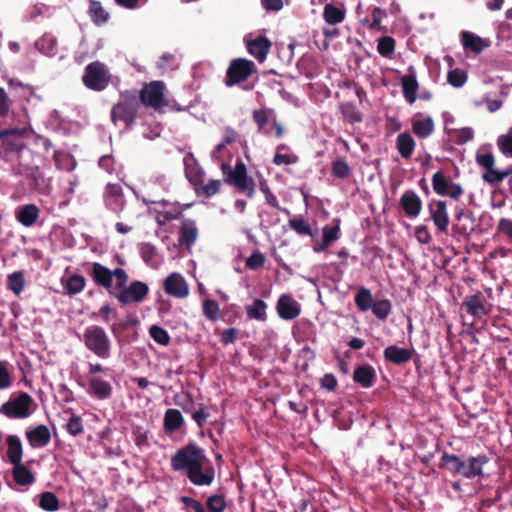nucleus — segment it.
Returning <instances> with one entry per match:
<instances>
[{
  "instance_id": "obj_1",
  "label": "nucleus",
  "mask_w": 512,
  "mask_h": 512,
  "mask_svg": "<svg viewBox=\"0 0 512 512\" xmlns=\"http://www.w3.org/2000/svg\"><path fill=\"white\" fill-rule=\"evenodd\" d=\"M208 461L204 450L194 442L178 449L171 458L174 471H185L189 481L196 486H210L215 478L213 466H205Z\"/></svg>"
},
{
  "instance_id": "obj_2",
  "label": "nucleus",
  "mask_w": 512,
  "mask_h": 512,
  "mask_svg": "<svg viewBox=\"0 0 512 512\" xmlns=\"http://www.w3.org/2000/svg\"><path fill=\"white\" fill-rule=\"evenodd\" d=\"M488 462L489 458L486 455L471 456L466 461L456 454L443 452L439 468L453 475H461L466 479H473L483 475V467Z\"/></svg>"
},
{
  "instance_id": "obj_3",
  "label": "nucleus",
  "mask_w": 512,
  "mask_h": 512,
  "mask_svg": "<svg viewBox=\"0 0 512 512\" xmlns=\"http://www.w3.org/2000/svg\"><path fill=\"white\" fill-rule=\"evenodd\" d=\"M27 134L25 128H10L0 130V157L7 162L19 161V167L16 169L17 174H22L25 168L20 163L22 154L27 150L23 141L24 135Z\"/></svg>"
},
{
  "instance_id": "obj_4",
  "label": "nucleus",
  "mask_w": 512,
  "mask_h": 512,
  "mask_svg": "<svg viewBox=\"0 0 512 512\" xmlns=\"http://www.w3.org/2000/svg\"><path fill=\"white\" fill-rule=\"evenodd\" d=\"M96 286L106 289L110 296L121 288L124 284H128L129 276L123 268H115L110 270L99 262H93L91 268L87 271Z\"/></svg>"
},
{
  "instance_id": "obj_5",
  "label": "nucleus",
  "mask_w": 512,
  "mask_h": 512,
  "mask_svg": "<svg viewBox=\"0 0 512 512\" xmlns=\"http://www.w3.org/2000/svg\"><path fill=\"white\" fill-rule=\"evenodd\" d=\"M138 91L126 90L120 92L118 102L111 109V119L114 123L122 121L126 128H131L138 115L140 108Z\"/></svg>"
},
{
  "instance_id": "obj_6",
  "label": "nucleus",
  "mask_w": 512,
  "mask_h": 512,
  "mask_svg": "<svg viewBox=\"0 0 512 512\" xmlns=\"http://www.w3.org/2000/svg\"><path fill=\"white\" fill-rule=\"evenodd\" d=\"M85 347L100 359H108L111 356V340L101 326L91 325L87 327L82 335Z\"/></svg>"
},
{
  "instance_id": "obj_7",
  "label": "nucleus",
  "mask_w": 512,
  "mask_h": 512,
  "mask_svg": "<svg viewBox=\"0 0 512 512\" xmlns=\"http://www.w3.org/2000/svg\"><path fill=\"white\" fill-rule=\"evenodd\" d=\"M165 84L162 81H151L144 84L143 88L138 92L140 104L145 107L161 111L168 106V101L164 95Z\"/></svg>"
},
{
  "instance_id": "obj_8",
  "label": "nucleus",
  "mask_w": 512,
  "mask_h": 512,
  "mask_svg": "<svg viewBox=\"0 0 512 512\" xmlns=\"http://www.w3.org/2000/svg\"><path fill=\"white\" fill-rule=\"evenodd\" d=\"M110 80L111 75L102 62L94 61L85 67L82 81L88 89L98 92L103 91L109 85Z\"/></svg>"
},
{
  "instance_id": "obj_9",
  "label": "nucleus",
  "mask_w": 512,
  "mask_h": 512,
  "mask_svg": "<svg viewBox=\"0 0 512 512\" xmlns=\"http://www.w3.org/2000/svg\"><path fill=\"white\" fill-rule=\"evenodd\" d=\"M225 182L234 186L238 192L245 194L248 198L254 197L256 183L252 177L247 175L246 165L242 161H238L234 169H230L226 173Z\"/></svg>"
},
{
  "instance_id": "obj_10",
  "label": "nucleus",
  "mask_w": 512,
  "mask_h": 512,
  "mask_svg": "<svg viewBox=\"0 0 512 512\" xmlns=\"http://www.w3.org/2000/svg\"><path fill=\"white\" fill-rule=\"evenodd\" d=\"M149 293V287L145 282L135 280L129 285L124 284L121 288H116L113 293L115 299L119 301L122 306H127L134 303H141L145 300Z\"/></svg>"
},
{
  "instance_id": "obj_11",
  "label": "nucleus",
  "mask_w": 512,
  "mask_h": 512,
  "mask_svg": "<svg viewBox=\"0 0 512 512\" xmlns=\"http://www.w3.org/2000/svg\"><path fill=\"white\" fill-rule=\"evenodd\" d=\"M33 398L26 392H21L15 398H10L0 407V413L10 419H23L31 414Z\"/></svg>"
},
{
  "instance_id": "obj_12",
  "label": "nucleus",
  "mask_w": 512,
  "mask_h": 512,
  "mask_svg": "<svg viewBox=\"0 0 512 512\" xmlns=\"http://www.w3.org/2000/svg\"><path fill=\"white\" fill-rule=\"evenodd\" d=\"M255 72L256 65L253 61L245 58L233 59L226 71L225 85L227 87H232L244 82Z\"/></svg>"
},
{
  "instance_id": "obj_13",
  "label": "nucleus",
  "mask_w": 512,
  "mask_h": 512,
  "mask_svg": "<svg viewBox=\"0 0 512 512\" xmlns=\"http://www.w3.org/2000/svg\"><path fill=\"white\" fill-rule=\"evenodd\" d=\"M432 186L436 194L440 196L447 195L454 200H458L464 192L460 184L454 183L450 178L446 177L442 171L433 174Z\"/></svg>"
},
{
  "instance_id": "obj_14",
  "label": "nucleus",
  "mask_w": 512,
  "mask_h": 512,
  "mask_svg": "<svg viewBox=\"0 0 512 512\" xmlns=\"http://www.w3.org/2000/svg\"><path fill=\"white\" fill-rule=\"evenodd\" d=\"M163 289L167 295L180 299L187 297L189 294V286L185 278L177 272L166 277Z\"/></svg>"
},
{
  "instance_id": "obj_15",
  "label": "nucleus",
  "mask_w": 512,
  "mask_h": 512,
  "mask_svg": "<svg viewBox=\"0 0 512 512\" xmlns=\"http://www.w3.org/2000/svg\"><path fill=\"white\" fill-rule=\"evenodd\" d=\"M431 219L434 225L442 233H447L449 225V215L447 205L444 200H431L428 204Z\"/></svg>"
},
{
  "instance_id": "obj_16",
  "label": "nucleus",
  "mask_w": 512,
  "mask_h": 512,
  "mask_svg": "<svg viewBox=\"0 0 512 512\" xmlns=\"http://www.w3.org/2000/svg\"><path fill=\"white\" fill-rule=\"evenodd\" d=\"M484 303L485 299L483 297V294L480 291H478L473 295L466 296L462 303V307L465 308L466 312L469 315L473 316L476 319L488 314L489 310L486 309Z\"/></svg>"
},
{
  "instance_id": "obj_17",
  "label": "nucleus",
  "mask_w": 512,
  "mask_h": 512,
  "mask_svg": "<svg viewBox=\"0 0 512 512\" xmlns=\"http://www.w3.org/2000/svg\"><path fill=\"white\" fill-rule=\"evenodd\" d=\"M277 313L284 320H293L300 315V305L290 296L282 295L277 302Z\"/></svg>"
},
{
  "instance_id": "obj_18",
  "label": "nucleus",
  "mask_w": 512,
  "mask_h": 512,
  "mask_svg": "<svg viewBox=\"0 0 512 512\" xmlns=\"http://www.w3.org/2000/svg\"><path fill=\"white\" fill-rule=\"evenodd\" d=\"M400 207L409 218L417 217L422 210V202L413 190L405 191L399 199Z\"/></svg>"
},
{
  "instance_id": "obj_19",
  "label": "nucleus",
  "mask_w": 512,
  "mask_h": 512,
  "mask_svg": "<svg viewBox=\"0 0 512 512\" xmlns=\"http://www.w3.org/2000/svg\"><path fill=\"white\" fill-rule=\"evenodd\" d=\"M184 163L185 175L188 181L193 185L196 194L200 195V186H202L203 184L204 171L196 163L195 159L192 156L185 157Z\"/></svg>"
},
{
  "instance_id": "obj_20",
  "label": "nucleus",
  "mask_w": 512,
  "mask_h": 512,
  "mask_svg": "<svg viewBox=\"0 0 512 512\" xmlns=\"http://www.w3.org/2000/svg\"><path fill=\"white\" fill-rule=\"evenodd\" d=\"M408 71L410 73L401 78V86L405 100L413 104L417 99L419 84L416 79L414 67L409 66Z\"/></svg>"
},
{
  "instance_id": "obj_21",
  "label": "nucleus",
  "mask_w": 512,
  "mask_h": 512,
  "mask_svg": "<svg viewBox=\"0 0 512 512\" xmlns=\"http://www.w3.org/2000/svg\"><path fill=\"white\" fill-rule=\"evenodd\" d=\"M40 215V209L35 204H25L17 207L15 211L16 220L25 227L33 226Z\"/></svg>"
},
{
  "instance_id": "obj_22",
  "label": "nucleus",
  "mask_w": 512,
  "mask_h": 512,
  "mask_svg": "<svg viewBox=\"0 0 512 512\" xmlns=\"http://www.w3.org/2000/svg\"><path fill=\"white\" fill-rule=\"evenodd\" d=\"M199 235L196 223L192 219H184L179 229V243L186 248H190L197 240Z\"/></svg>"
},
{
  "instance_id": "obj_23",
  "label": "nucleus",
  "mask_w": 512,
  "mask_h": 512,
  "mask_svg": "<svg viewBox=\"0 0 512 512\" xmlns=\"http://www.w3.org/2000/svg\"><path fill=\"white\" fill-rule=\"evenodd\" d=\"M272 43L265 36H258L247 42L248 52L259 62H263L271 49Z\"/></svg>"
},
{
  "instance_id": "obj_24",
  "label": "nucleus",
  "mask_w": 512,
  "mask_h": 512,
  "mask_svg": "<svg viewBox=\"0 0 512 512\" xmlns=\"http://www.w3.org/2000/svg\"><path fill=\"white\" fill-rule=\"evenodd\" d=\"M375 379L376 371L369 364L358 365L353 372V381L363 388L372 387Z\"/></svg>"
},
{
  "instance_id": "obj_25",
  "label": "nucleus",
  "mask_w": 512,
  "mask_h": 512,
  "mask_svg": "<svg viewBox=\"0 0 512 512\" xmlns=\"http://www.w3.org/2000/svg\"><path fill=\"white\" fill-rule=\"evenodd\" d=\"M26 437L32 447L40 448L49 444L51 440V433L47 426L41 424L27 431Z\"/></svg>"
},
{
  "instance_id": "obj_26",
  "label": "nucleus",
  "mask_w": 512,
  "mask_h": 512,
  "mask_svg": "<svg viewBox=\"0 0 512 512\" xmlns=\"http://www.w3.org/2000/svg\"><path fill=\"white\" fill-rule=\"evenodd\" d=\"M112 386L109 382L102 380L99 377L88 378L87 392L97 399H107L112 394Z\"/></svg>"
},
{
  "instance_id": "obj_27",
  "label": "nucleus",
  "mask_w": 512,
  "mask_h": 512,
  "mask_svg": "<svg viewBox=\"0 0 512 512\" xmlns=\"http://www.w3.org/2000/svg\"><path fill=\"white\" fill-rule=\"evenodd\" d=\"M460 37L464 49L470 50L475 54L481 53L489 46V43L485 39L469 31H462Z\"/></svg>"
},
{
  "instance_id": "obj_28",
  "label": "nucleus",
  "mask_w": 512,
  "mask_h": 512,
  "mask_svg": "<svg viewBox=\"0 0 512 512\" xmlns=\"http://www.w3.org/2000/svg\"><path fill=\"white\" fill-rule=\"evenodd\" d=\"M383 356L385 360L395 365H402L411 360L412 352L407 348L391 345L385 348Z\"/></svg>"
},
{
  "instance_id": "obj_29",
  "label": "nucleus",
  "mask_w": 512,
  "mask_h": 512,
  "mask_svg": "<svg viewBox=\"0 0 512 512\" xmlns=\"http://www.w3.org/2000/svg\"><path fill=\"white\" fill-rule=\"evenodd\" d=\"M184 425V418L178 409H167L164 414L163 428L165 433L171 434Z\"/></svg>"
},
{
  "instance_id": "obj_30",
  "label": "nucleus",
  "mask_w": 512,
  "mask_h": 512,
  "mask_svg": "<svg viewBox=\"0 0 512 512\" xmlns=\"http://www.w3.org/2000/svg\"><path fill=\"white\" fill-rule=\"evenodd\" d=\"M415 146L416 143L409 132H402L397 136L396 148L402 158L409 159Z\"/></svg>"
},
{
  "instance_id": "obj_31",
  "label": "nucleus",
  "mask_w": 512,
  "mask_h": 512,
  "mask_svg": "<svg viewBox=\"0 0 512 512\" xmlns=\"http://www.w3.org/2000/svg\"><path fill=\"white\" fill-rule=\"evenodd\" d=\"M7 458L12 465H16L22 462L23 448L22 443L18 436L9 435L7 437Z\"/></svg>"
},
{
  "instance_id": "obj_32",
  "label": "nucleus",
  "mask_w": 512,
  "mask_h": 512,
  "mask_svg": "<svg viewBox=\"0 0 512 512\" xmlns=\"http://www.w3.org/2000/svg\"><path fill=\"white\" fill-rule=\"evenodd\" d=\"M30 185L40 194L48 195L51 192V179L46 178L39 170L31 172L29 175Z\"/></svg>"
},
{
  "instance_id": "obj_33",
  "label": "nucleus",
  "mask_w": 512,
  "mask_h": 512,
  "mask_svg": "<svg viewBox=\"0 0 512 512\" xmlns=\"http://www.w3.org/2000/svg\"><path fill=\"white\" fill-rule=\"evenodd\" d=\"M456 223L452 226V231L454 235H463L467 236L473 231V227H468L465 223H462L463 220H469L473 222L472 214L470 212H465L464 209H459L455 215Z\"/></svg>"
},
{
  "instance_id": "obj_34",
  "label": "nucleus",
  "mask_w": 512,
  "mask_h": 512,
  "mask_svg": "<svg viewBox=\"0 0 512 512\" xmlns=\"http://www.w3.org/2000/svg\"><path fill=\"white\" fill-rule=\"evenodd\" d=\"M12 475L15 482L21 486L31 485L35 481L34 474L22 462L13 465Z\"/></svg>"
},
{
  "instance_id": "obj_35",
  "label": "nucleus",
  "mask_w": 512,
  "mask_h": 512,
  "mask_svg": "<svg viewBox=\"0 0 512 512\" xmlns=\"http://www.w3.org/2000/svg\"><path fill=\"white\" fill-rule=\"evenodd\" d=\"M267 304L262 299H255L251 305L246 306L249 319L265 322L267 320Z\"/></svg>"
},
{
  "instance_id": "obj_36",
  "label": "nucleus",
  "mask_w": 512,
  "mask_h": 512,
  "mask_svg": "<svg viewBox=\"0 0 512 512\" xmlns=\"http://www.w3.org/2000/svg\"><path fill=\"white\" fill-rule=\"evenodd\" d=\"M64 289L68 295H76L82 292L86 285V279L79 274L68 277L65 281L62 279Z\"/></svg>"
},
{
  "instance_id": "obj_37",
  "label": "nucleus",
  "mask_w": 512,
  "mask_h": 512,
  "mask_svg": "<svg viewBox=\"0 0 512 512\" xmlns=\"http://www.w3.org/2000/svg\"><path fill=\"white\" fill-rule=\"evenodd\" d=\"M412 131L419 138H427L434 131V122L431 117L412 122Z\"/></svg>"
},
{
  "instance_id": "obj_38",
  "label": "nucleus",
  "mask_w": 512,
  "mask_h": 512,
  "mask_svg": "<svg viewBox=\"0 0 512 512\" xmlns=\"http://www.w3.org/2000/svg\"><path fill=\"white\" fill-rule=\"evenodd\" d=\"M323 18L330 25L341 23L345 18V12L341 8L329 3L324 6Z\"/></svg>"
},
{
  "instance_id": "obj_39",
  "label": "nucleus",
  "mask_w": 512,
  "mask_h": 512,
  "mask_svg": "<svg viewBox=\"0 0 512 512\" xmlns=\"http://www.w3.org/2000/svg\"><path fill=\"white\" fill-rule=\"evenodd\" d=\"M510 175H512V166H508L504 170H497L493 167L492 169H487L486 172L482 174V179L491 185H495L501 183Z\"/></svg>"
},
{
  "instance_id": "obj_40",
  "label": "nucleus",
  "mask_w": 512,
  "mask_h": 512,
  "mask_svg": "<svg viewBox=\"0 0 512 512\" xmlns=\"http://www.w3.org/2000/svg\"><path fill=\"white\" fill-rule=\"evenodd\" d=\"M340 111L343 117L350 123H360L363 121V115L357 110L355 104L352 102H344L340 104Z\"/></svg>"
},
{
  "instance_id": "obj_41",
  "label": "nucleus",
  "mask_w": 512,
  "mask_h": 512,
  "mask_svg": "<svg viewBox=\"0 0 512 512\" xmlns=\"http://www.w3.org/2000/svg\"><path fill=\"white\" fill-rule=\"evenodd\" d=\"M355 304L360 311H368L373 306V297L368 288L361 287L355 295Z\"/></svg>"
},
{
  "instance_id": "obj_42",
  "label": "nucleus",
  "mask_w": 512,
  "mask_h": 512,
  "mask_svg": "<svg viewBox=\"0 0 512 512\" xmlns=\"http://www.w3.org/2000/svg\"><path fill=\"white\" fill-rule=\"evenodd\" d=\"M89 15L96 25L105 24L109 19V14L105 11L99 1L91 0Z\"/></svg>"
},
{
  "instance_id": "obj_43",
  "label": "nucleus",
  "mask_w": 512,
  "mask_h": 512,
  "mask_svg": "<svg viewBox=\"0 0 512 512\" xmlns=\"http://www.w3.org/2000/svg\"><path fill=\"white\" fill-rule=\"evenodd\" d=\"M25 286V278L21 271L13 272L7 277V287L16 295H19Z\"/></svg>"
},
{
  "instance_id": "obj_44",
  "label": "nucleus",
  "mask_w": 512,
  "mask_h": 512,
  "mask_svg": "<svg viewBox=\"0 0 512 512\" xmlns=\"http://www.w3.org/2000/svg\"><path fill=\"white\" fill-rule=\"evenodd\" d=\"M39 506L48 512H54L59 509V499L53 492H44L40 495Z\"/></svg>"
},
{
  "instance_id": "obj_45",
  "label": "nucleus",
  "mask_w": 512,
  "mask_h": 512,
  "mask_svg": "<svg viewBox=\"0 0 512 512\" xmlns=\"http://www.w3.org/2000/svg\"><path fill=\"white\" fill-rule=\"evenodd\" d=\"M392 305L388 299H382L373 302L371 310L373 314L381 320H385L391 313Z\"/></svg>"
},
{
  "instance_id": "obj_46",
  "label": "nucleus",
  "mask_w": 512,
  "mask_h": 512,
  "mask_svg": "<svg viewBox=\"0 0 512 512\" xmlns=\"http://www.w3.org/2000/svg\"><path fill=\"white\" fill-rule=\"evenodd\" d=\"M467 79V72L460 68L452 69L447 74V82L455 88L462 87L466 83Z\"/></svg>"
},
{
  "instance_id": "obj_47",
  "label": "nucleus",
  "mask_w": 512,
  "mask_h": 512,
  "mask_svg": "<svg viewBox=\"0 0 512 512\" xmlns=\"http://www.w3.org/2000/svg\"><path fill=\"white\" fill-rule=\"evenodd\" d=\"M259 188H260L261 192L264 194L266 203L268 205H270L271 207H273L277 210H280V211H287L286 209H282L280 207L279 202H278L276 196L271 191L267 180L261 179L259 181Z\"/></svg>"
},
{
  "instance_id": "obj_48",
  "label": "nucleus",
  "mask_w": 512,
  "mask_h": 512,
  "mask_svg": "<svg viewBox=\"0 0 512 512\" xmlns=\"http://www.w3.org/2000/svg\"><path fill=\"white\" fill-rule=\"evenodd\" d=\"M253 120L257 125L258 132L264 135H268L269 131L266 129L269 123V112L265 109H259L253 111Z\"/></svg>"
},
{
  "instance_id": "obj_49",
  "label": "nucleus",
  "mask_w": 512,
  "mask_h": 512,
  "mask_svg": "<svg viewBox=\"0 0 512 512\" xmlns=\"http://www.w3.org/2000/svg\"><path fill=\"white\" fill-rule=\"evenodd\" d=\"M395 50V40L390 36H383L378 40L377 51L383 57H389Z\"/></svg>"
},
{
  "instance_id": "obj_50",
  "label": "nucleus",
  "mask_w": 512,
  "mask_h": 512,
  "mask_svg": "<svg viewBox=\"0 0 512 512\" xmlns=\"http://www.w3.org/2000/svg\"><path fill=\"white\" fill-rule=\"evenodd\" d=\"M149 334L153 340L160 345L167 346L170 343V336L168 332L158 325L151 326Z\"/></svg>"
},
{
  "instance_id": "obj_51",
  "label": "nucleus",
  "mask_w": 512,
  "mask_h": 512,
  "mask_svg": "<svg viewBox=\"0 0 512 512\" xmlns=\"http://www.w3.org/2000/svg\"><path fill=\"white\" fill-rule=\"evenodd\" d=\"M332 173L337 178L345 179L350 175L351 169L346 160L337 159L332 162Z\"/></svg>"
},
{
  "instance_id": "obj_52",
  "label": "nucleus",
  "mask_w": 512,
  "mask_h": 512,
  "mask_svg": "<svg viewBox=\"0 0 512 512\" xmlns=\"http://www.w3.org/2000/svg\"><path fill=\"white\" fill-rule=\"evenodd\" d=\"M266 261L265 255L259 251L255 250L246 260L245 267L250 270H257L264 266Z\"/></svg>"
},
{
  "instance_id": "obj_53",
  "label": "nucleus",
  "mask_w": 512,
  "mask_h": 512,
  "mask_svg": "<svg viewBox=\"0 0 512 512\" xmlns=\"http://www.w3.org/2000/svg\"><path fill=\"white\" fill-rule=\"evenodd\" d=\"M66 430L72 436L82 434L84 431L82 418L79 415L72 414L66 424Z\"/></svg>"
},
{
  "instance_id": "obj_54",
  "label": "nucleus",
  "mask_w": 512,
  "mask_h": 512,
  "mask_svg": "<svg viewBox=\"0 0 512 512\" xmlns=\"http://www.w3.org/2000/svg\"><path fill=\"white\" fill-rule=\"evenodd\" d=\"M206 505L210 512H224L226 509V502L223 495H211L207 499Z\"/></svg>"
},
{
  "instance_id": "obj_55",
  "label": "nucleus",
  "mask_w": 512,
  "mask_h": 512,
  "mask_svg": "<svg viewBox=\"0 0 512 512\" xmlns=\"http://www.w3.org/2000/svg\"><path fill=\"white\" fill-rule=\"evenodd\" d=\"M222 187V181L219 179L209 180L207 184L200 186V195L205 197H212L219 193Z\"/></svg>"
},
{
  "instance_id": "obj_56",
  "label": "nucleus",
  "mask_w": 512,
  "mask_h": 512,
  "mask_svg": "<svg viewBox=\"0 0 512 512\" xmlns=\"http://www.w3.org/2000/svg\"><path fill=\"white\" fill-rule=\"evenodd\" d=\"M219 304L210 299L203 302V313L211 321H216L219 318Z\"/></svg>"
},
{
  "instance_id": "obj_57",
  "label": "nucleus",
  "mask_w": 512,
  "mask_h": 512,
  "mask_svg": "<svg viewBox=\"0 0 512 512\" xmlns=\"http://www.w3.org/2000/svg\"><path fill=\"white\" fill-rule=\"evenodd\" d=\"M289 226L299 235H312L309 224L303 218L290 219Z\"/></svg>"
},
{
  "instance_id": "obj_58",
  "label": "nucleus",
  "mask_w": 512,
  "mask_h": 512,
  "mask_svg": "<svg viewBox=\"0 0 512 512\" xmlns=\"http://www.w3.org/2000/svg\"><path fill=\"white\" fill-rule=\"evenodd\" d=\"M57 45L56 39L52 35H44L38 42L37 46L47 55H53Z\"/></svg>"
},
{
  "instance_id": "obj_59",
  "label": "nucleus",
  "mask_w": 512,
  "mask_h": 512,
  "mask_svg": "<svg viewBox=\"0 0 512 512\" xmlns=\"http://www.w3.org/2000/svg\"><path fill=\"white\" fill-rule=\"evenodd\" d=\"M132 436L135 444L138 447H143L148 445V432L147 430L140 426L136 425L132 428Z\"/></svg>"
},
{
  "instance_id": "obj_60",
  "label": "nucleus",
  "mask_w": 512,
  "mask_h": 512,
  "mask_svg": "<svg viewBox=\"0 0 512 512\" xmlns=\"http://www.w3.org/2000/svg\"><path fill=\"white\" fill-rule=\"evenodd\" d=\"M497 146L504 155L512 157V135H500L497 139Z\"/></svg>"
},
{
  "instance_id": "obj_61",
  "label": "nucleus",
  "mask_w": 512,
  "mask_h": 512,
  "mask_svg": "<svg viewBox=\"0 0 512 512\" xmlns=\"http://www.w3.org/2000/svg\"><path fill=\"white\" fill-rule=\"evenodd\" d=\"M12 105V100L6 91L0 87V117L5 118L8 116L10 108Z\"/></svg>"
},
{
  "instance_id": "obj_62",
  "label": "nucleus",
  "mask_w": 512,
  "mask_h": 512,
  "mask_svg": "<svg viewBox=\"0 0 512 512\" xmlns=\"http://www.w3.org/2000/svg\"><path fill=\"white\" fill-rule=\"evenodd\" d=\"M298 162V156L294 154H282L276 152L273 157V163L277 166L291 165Z\"/></svg>"
},
{
  "instance_id": "obj_63",
  "label": "nucleus",
  "mask_w": 512,
  "mask_h": 512,
  "mask_svg": "<svg viewBox=\"0 0 512 512\" xmlns=\"http://www.w3.org/2000/svg\"><path fill=\"white\" fill-rule=\"evenodd\" d=\"M476 162L485 170L492 169L495 165V158L492 153H478L476 154Z\"/></svg>"
},
{
  "instance_id": "obj_64",
  "label": "nucleus",
  "mask_w": 512,
  "mask_h": 512,
  "mask_svg": "<svg viewBox=\"0 0 512 512\" xmlns=\"http://www.w3.org/2000/svg\"><path fill=\"white\" fill-rule=\"evenodd\" d=\"M210 414L206 411L204 404H199L198 409L192 412V418L199 428H202Z\"/></svg>"
}]
</instances>
